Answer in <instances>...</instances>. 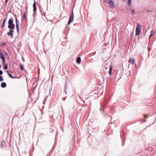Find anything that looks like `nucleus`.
Wrapping results in <instances>:
<instances>
[{"label": "nucleus", "mask_w": 156, "mask_h": 156, "mask_svg": "<svg viewBox=\"0 0 156 156\" xmlns=\"http://www.w3.org/2000/svg\"><path fill=\"white\" fill-rule=\"evenodd\" d=\"M8 28L11 29H14L15 27V25L13 23V19L12 17L10 18L8 21Z\"/></svg>", "instance_id": "nucleus-1"}, {"label": "nucleus", "mask_w": 156, "mask_h": 156, "mask_svg": "<svg viewBox=\"0 0 156 156\" xmlns=\"http://www.w3.org/2000/svg\"><path fill=\"white\" fill-rule=\"evenodd\" d=\"M74 19V14L73 12V10L72 12H71L69 18V19L68 22V25H69L72 22L73 20Z\"/></svg>", "instance_id": "nucleus-2"}, {"label": "nucleus", "mask_w": 156, "mask_h": 156, "mask_svg": "<svg viewBox=\"0 0 156 156\" xmlns=\"http://www.w3.org/2000/svg\"><path fill=\"white\" fill-rule=\"evenodd\" d=\"M104 2L105 3L108 4L109 5L110 7L112 8H114L115 6L114 5L113 1L112 0H103Z\"/></svg>", "instance_id": "nucleus-3"}, {"label": "nucleus", "mask_w": 156, "mask_h": 156, "mask_svg": "<svg viewBox=\"0 0 156 156\" xmlns=\"http://www.w3.org/2000/svg\"><path fill=\"white\" fill-rule=\"evenodd\" d=\"M27 12H23V16L22 20L24 21H25L26 23H27L28 21L27 16Z\"/></svg>", "instance_id": "nucleus-4"}, {"label": "nucleus", "mask_w": 156, "mask_h": 156, "mask_svg": "<svg viewBox=\"0 0 156 156\" xmlns=\"http://www.w3.org/2000/svg\"><path fill=\"white\" fill-rule=\"evenodd\" d=\"M140 27V26L138 24L136 26V36L139 35L140 34V32L141 31Z\"/></svg>", "instance_id": "nucleus-5"}, {"label": "nucleus", "mask_w": 156, "mask_h": 156, "mask_svg": "<svg viewBox=\"0 0 156 156\" xmlns=\"http://www.w3.org/2000/svg\"><path fill=\"white\" fill-rule=\"evenodd\" d=\"M108 101H106V100L105 99L104 102L101 104V108L100 109V111H102L104 112V107L107 103Z\"/></svg>", "instance_id": "nucleus-6"}, {"label": "nucleus", "mask_w": 156, "mask_h": 156, "mask_svg": "<svg viewBox=\"0 0 156 156\" xmlns=\"http://www.w3.org/2000/svg\"><path fill=\"white\" fill-rule=\"evenodd\" d=\"M13 31L12 29H10L9 30V32H7V34L8 36H10L12 37H13V34L12 33L13 32Z\"/></svg>", "instance_id": "nucleus-7"}, {"label": "nucleus", "mask_w": 156, "mask_h": 156, "mask_svg": "<svg viewBox=\"0 0 156 156\" xmlns=\"http://www.w3.org/2000/svg\"><path fill=\"white\" fill-rule=\"evenodd\" d=\"M33 11L35 12L36 11L37 8L36 5V2H35L33 4Z\"/></svg>", "instance_id": "nucleus-8"}, {"label": "nucleus", "mask_w": 156, "mask_h": 156, "mask_svg": "<svg viewBox=\"0 0 156 156\" xmlns=\"http://www.w3.org/2000/svg\"><path fill=\"white\" fill-rule=\"evenodd\" d=\"M0 57L2 59V62L4 63H5V60L3 55V54L0 55Z\"/></svg>", "instance_id": "nucleus-9"}, {"label": "nucleus", "mask_w": 156, "mask_h": 156, "mask_svg": "<svg viewBox=\"0 0 156 156\" xmlns=\"http://www.w3.org/2000/svg\"><path fill=\"white\" fill-rule=\"evenodd\" d=\"M129 62L133 64L135 62V60L134 59L131 58L129 59Z\"/></svg>", "instance_id": "nucleus-10"}, {"label": "nucleus", "mask_w": 156, "mask_h": 156, "mask_svg": "<svg viewBox=\"0 0 156 156\" xmlns=\"http://www.w3.org/2000/svg\"><path fill=\"white\" fill-rule=\"evenodd\" d=\"M1 87L2 88H5L6 86V84L5 82H2L1 83Z\"/></svg>", "instance_id": "nucleus-11"}, {"label": "nucleus", "mask_w": 156, "mask_h": 156, "mask_svg": "<svg viewBox=\"0 0 156 156\" xmlns=\"http://www.w3.org/2000/svg\"><path fill=\"white\" fill-rule=\"evenodd\" d=\"M81 58L80 57H78L77 58L76 62L78 64H80L81 62Z\"/></svg>", "instance_id": "nucleus-12"}, {"label": "nucleus", "mask_w": 156, "mask_h": 156, "mask_svg": "<svg viewBox=\"0 0 156 156\" xmlns=\"http://www.w3.org/2000/svg\"><path fill=\"white\" fill-rule=\"evenodd\" d=\"M112 66H110L109 69V75L111 76L112 74Z\"/></svg>", "instance_id": "nucleus-13"}, {"label": "nucleus", "mask_w": 156, "mask_h": 156, "mask_svg": "<svg viewBox=\"0 0 156 156\" xmlns=\"http://www.w3.org/2000/svg\"><path fill=\"white\" fill-rule=\"evenodd\" d=\"M16 30L17 33H19V25L17 24V23H16Z\"/></svg>", "instance_id": "nucleus-14"}, {"label": "nucleus", "mask_w": 156, "mask_h": 156, "mask_svg": "<svg viewBox=\"0 0 156 156\" xmlns=\"http://www.w3.org/2000/svg\"><path fill=\"white\" fill-rule=\"evenodd\" d=\"M19 67L21 70H24V68L23 65L21 64L19 65Z\"/></svg>", "instance_id": "nucleus-15"}, {"label": "nucleus", "mask_w": 156, "mask_h": 156, "mask_svg": "<svg viewBox=\"0 0 156 156\" xmlns=\"http://www.w3.org/2000/svg\"><path fill=\"white\" fill-rule=\"evenodd\" d=\"M3 68L4 70H6L8 68V65L7 64L3 66Z\"/></svg>", "instance_id": "nucleus-16"}, {"label": "nucleus", "mask_w": 156, "mask_h": 156, "mask_svg": "<svg viewBox=\"0 0 156 156\" xmlns=\"http://www.w3.org/2000/svg\"><path fill=\"white\" fill-rule=\"evenodd\" d=\"M131 0H128V5L129 6H130L131 4Z\"/></svg>", "instance_id": "nucleus-17"}, {"label": "nucleus", "mask_w": 156, "mask_h": 156, "mask_svg": "<svg viewBox=\"0 0 156 156\" xmlns=\"http://www.w3.org/2000/svg\"><path fill=\"white\" fill-rule=\"evenodd\" d=\"M154 32H153V30H152L151 32V34L150 35L149 38H150L152 36L154 35Z\"/></svg>", "instance_id": "nucleus-18"}, {"label": "nucleus", "mask_w": 156, "mask_h": 156, "mask_svg": "<svg viewBox=\"0 0 156 156\" xmlns=\"http://www.w3.org/2000/svg\"><path fill=\"white\" fill-rule=\"evenodd\" d=\"M3 80L2 77V76H0V81H2Z\"/></svg>", "instance_id": "nucleus-19"}, {"label": "nucleus", "mask_w": 156, "mask_h": 156, "mask_svg": "<svg viewBox=\"0 0 156 156\" xmlns=\"http://www.w3.org/2000/svg\"><path fill=\"white\" fill-rule=\"evenodd\" d=\"M9 76L12 78H15L14 77H13L11 74Z\"/></svg>", "instance_id": "nucleus-20"}, {"label": "nucleus", "mask_w": 156, "mask_h": 156, "mask_svg": "<svg viewBox=\"0 0 156 156\" xmlns=\"http://www.w3.org/2000/svg\"><path fill=\"white\" fill-rule=\"evenodd\" d=\"M132 12L133 14H135V11L134 10H133V9L132 10Z\"/></svg>", "instance_id": "nucleus-21"}, {"label": "nucleus", "mask_w": 156, "mask_h": 156, "mask_svg": "<svg viewBox=\"0 0 156 156\" xmlns=\"http://www.w3.org/2000/svg\"><path fill=\"white\" fill-rule=\"evenodd\" d=\"M15 20H16V23H17L18 22V21L17 18L16 17Z\"/></svg>", "instance_id": "nucleus-22"}, {"label": "nucleus", "mask_w": 156, "mask_h": 156, "mask_svg": "<svg viewBox=\"0 0 156 156\" xmlns=\"http://www.w3.org/2000/svg\"><path fill=\"white\" fill-rule=\"evenodd\" d=\"M6 20V18L4 20V21H3V22L2 23H4V25L5 24Z\"/></svg>", "instance_id": "nucleus-23"}, {"label": "nucleus", "mask_w": 156, "mask_h": 156, "mask_svg": "<svg viewBox=\"0 0 156 156\" xmlns=\"http://www.w3.org/2000/svg\"><path fill=\"white\" fill-rule=\"evenodd\" d=\"M3 74V72L2 70H0V75H2Z\"/></svg>", "instance_id": "nucleus-24"}, {"label": "nucleus", "mask_w": 156, "mask_h": 156, "mask_svg": "<svg viewBox=\"0 0 156 156\" xmlns=\"http://www.w3.org/2000/svg\"><path fill=\"white\" fill-rule=\"evenodd\" d=\"M6 44L5 43H4V42H3V43H2V46H4Z\"/></svg>", "instance_id": "nucleus-25"}, {"label": "nucleus", "mask_w": 156, "mask_h": 156, "mask_svg": "<svg viewBox=\"0 0 156 156\" xmlns=\"http://www.w3.org/2000/svg\"><path fill=\"white\" fill-rule=\"evenodd\" d=\"M4 54L6 56H7L8 55V54L6 52H4Z\"/></svg>", "instance_id": "nucleus-26"}, {"label": "nucleus", "mask_w": 156, "mask_h": 156, "mask_svg": "<svg viewBox=\"0 0 156 156\" xmlns=\"http://www.w3.org/2000/svg\"><path fill=\"white\" fill-rule=\"evenodd\" d=\"M146 120L145 119H142L141 120V122H145Z\"/></svg>", "instance_id": "nucleus-27"}, {"label": "nucleus", "mask_w": 156, "mask_h": 156, "mask_svg": "<svg viewBox=\"0 0 156 156\" xmlns=\"http://www.w3.org/2000/svg\"><path fill=\"white\" fill-rule=\"evenodd\" d=\"M8 0H5V5H6L8 1Z\"/></svg>", "instance_id": "nucleus-28"}, {"label": "nucleus", "mask_w": 156, "mask_h": 156, "mask_svg": "<svg viewBox=\"0 0 156 156\" xmlns=\"http://www.w3.org/2000/svg\"><path fill=\"white\" fill-rule=\"evenodd\" d=\"M7 73L8 74L9 76L10 75V74L8 72V71H6Z\"/></svg>", "instance_id": "nucleus-29"}, {"label": "nucleus", "mask_w": 156, "mask_h": 156, "mask_svg": "<svg viewBox=\"0 0 156 156\" xmlns=\"http://www.w3.org/2000/svg\"><path fill=\"white\" fill-rule=\"evenodd\" d=\"M4 23H2V28H3L4 27Z\"/></svg>", "instance_id": "nucleus-30"}, {"label": "nucleus", "mask_w": 156, "mask_h": 156, "mask_svg": "<svg viewBox=\"0 0 156 156\" xmlns=\"http://www.w3.org/2000/svg\"><path fill=\"white\" fill-rule=\"evenodd\" d=\"M124 140L123 141L122 144V146H123L124 145Z\"/></svg>", "instance_id": "nucleus-31"}, {"label": "nucleus", "mask_w": 156, "mask_h": 156, "mask_svg": "<svg viewBox=\"0 0 156 156\" xmlns=\"http://www.w3.org/2000/svg\"><path fill=\"white\" fill-rule=\"evenodd\" d=\"M66 97H65V98H62V100H65Z\"/></svg>", "instance_id": "nucleus-32"}, {"label": "nucleus", "mask_w": 156, "mask_h": 156, "mask_svg": "<svg viewBox=\"0 0 156 156\" xmlns=\"http://www.w3.org/2000/svg\"><path fill=\"white\" fill-rule=\"evenodd\" d=\"M144 116L145 118H146V115H144Z\"/></svg>", "instance_id": "nucleus-33"}, {"label": "nucleus", "mask_w": 156, "mask_h": 156, "mask_svg": "<svg viewBox=\"0 0 156 156\" xmlns=\"http://www.w3.org/2000/svg\"><path fill=\"white\" fill-rule=\"evenodd\" d=\"M65 93L66 94V90H65Z\"/></svg>", "instance_id": "nucleus-34"}, {"label": "nucleus", "mask_w": 156, "mask_h": 156, "mask_svg": "<svg viewBox=\"0 0 156 156\" xmlns=\"http://www.w3.org/2000/svg\"><path fill=\"white\" fill-rule=\"evenodd\" d=\"M1 65L0 64V69H1Z\"/></svg>", "instance_id": "nucleus-35"}, {"label": "nucleus", "mask_w": 156, "mask_h": 156, "mask_svg": "<svg viewBox=\"0 0 156 156\" xmlns=\"http://www.w3.org/2000/svg\"><path fill=\"white\" fill-rule=\"evenodd\" d=\"M126 0H123V1L124 2V1H125Z\"/></svg>", "instance_id": "nucleus-36"}]
</instances>
